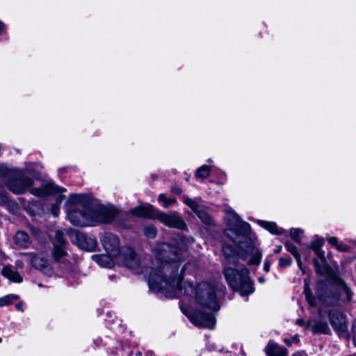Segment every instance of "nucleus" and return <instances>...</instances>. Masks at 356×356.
Returning <instances> with one entry per match:
<instances>
[{
  "label": "nucleus",
  "instance_id": "obj_7",
  "mask_svg": "<svg viewBox=\"0 0 356 356\" xmlns=\"http://www.w3.org/2000/svg\"><path fill=\"white\" fill-rule=\"evenodd\" d=\"M65 191V188L58 187L53 183H47L42 185L39 188H32L30 190L31 193L37 197L58 195L56 197V203L51 207V213L54 217L58 216L60 204L64 199V196L62 193Z\"/></svg>",
  "mask_w": 356,
  "mask_h": 356
},
{
  "label": "nucleus",
  "instance_id": "obj_5",
  "mask_svg": "<svg viewBox=\"0 0 356 356\" xmlns=\"http://www.w3.org/2000/svg\"><path fill=\"white\" fill-rule=\"evenodd\" d=\"M131 212L134 215L140 217L156 218L160 222L170 227L184 229L186 227L184 221L177 213L174 212L167 214L159 211L150 204L134 208L131 211Z\"/></svg>",
  "mask_w": 356,
  "mask_h": 356
},
{
  "label": "nucleus",
  "instance_id": "obj_29",
  "mask_svg": "<svg viewBox=\"0 0 356 356\" xmlns=\"http://www.w3.org/2000/svg\"><path fill=\"white\" fill-rule=\"evenodd\" d=\"M290 236L297 243H300L303 236V230L299 228H292L289 232Z\"/></svg>",
  "mask_w": 356,
  "mask_h": 356
},
{
  "label": "nucleus",
  "instance_id": "obj_31",
  "mask_svg": "<svg viewBox=\"0 0 356 356\" xmlns=\"http://www.w3.org/2000/svg\"><path fill=\"white\" fill-rule=\"evenodd\" d=\"M158 199L159 201L162 203L163 207L165 208L168 207L170 204L175 202V199L167 198L164 194H160Z\"/></svg>",
  "mask_w": 356,
  "mask_h": 356
},
{
  "label": "nucleus",
  "instance_id": "obj_4",
  "mask_svg": "<svg viewBox=\"0 0 356 356\" xmlns=\"http://www.w3.org/2000/svg\"><path fill=\"white\" fill-rule=\"evenodd\" d=\"M89 216L81 217L80 219L71 216V220L79 225H91L96 226L100 224H107L113 220L118 214V211L112 206H106L99 204H92L89 207Z\"/></svg>",
  "mask_w": 356,
  "mask_h": 356
},
{
  "label": "nucleus",
  "instance_id": "obj_50",
  "mask_svg": "<svg viewBox=\"0 0 356 356\" xmlns=\"http://www.w3.org/2000/svg\"><path fill=\"white\" fill-rule=\"evenodd\" d=\"M1 341V338H0V342Z\"/></svg>",
  "mask_w": 356,
  "mask_h": 356
},
{
  "label": "nucleus",
  "instance_id": "obj_42",
  "mask_svg": "<svg viewBox=\"0 0 356 356\" xmlns=\"http://www.w3.org/2000/svg\"><path fill=\"white\" fill-rule=\"evenodd\" d=\"M172 191L176 194H181L182 191L179 187H173L172 188Z\"/></svg>",
  "mask_w": 356,
  "mask_h": 356
},
{
  "label": "nucleus",
  "instance_id": "obj_39",
  "mask_svg": "<svg viewBox=\"0 0 356 356\" xmlns=\"http://www.w3.org/2000/svg\"><path fill=\"white\" fill-rule=\"evenodd\" d=\"M328 242L330 245H334L336 248L337 247V245H339L338 239L336 237H330L328 239Z\"/></svg>",
  "mask_w": 356,
  "mask_h": 356
},
{
  "label": "nucleus",
  "instance_id": "obj_3",
  "mask_svg": "<svg viewBox=\"0 0 356 356\" xmlns=\"http://www.w3.org/2000/svg\"><path fill=\"white\" fill-rule=\"evenodd\" d=\"M223 275L229 287L242 297L254 293V283L247 268L226 267L223 270Z\"/></svg>",
  "mask_w": 356,
  "mask_h": 356
},
{
  "label": "nucleus",
  "instance_id": "obj_25",
  "mask_svg": "<svg viewBox=\"0 0 356 356\" xmlns=\"http://www.w3.org/2000/svg\"><path fill=\"white\" fill-rule=\"evenodd\" d=\"M198 218L202 220L203 223L207 225H211L213 223V220L203 209L201 207L199 211L196 213Z\"/></svg>",
  "mask_w": 356,
  "mask_h": 356
},
{
  "label": "nucleus",
  "instance_id": "obj_9",
  "mask_svg": "<svg viewBox=\"0 0 356 356\" xmlns=\"http://www.w3.org/2000/svg\"><path fill=\"white\" fill-rule=\"evenodd\" d=\"M118 263L122 264L127 268L132 270H138L141 264L139 257L129 247L120 248Z\"/></svg>",
  "mask_w": 356,
  "mask_h": 356
},
{
  "label": "nucleus",
  "instance_id": "obj_41",
  "mask_svg": "<svg viewBox=\"0 0 356 356\" xmlns=\"http://www.w3.org/2000/svg\"><path fill=\"white\" fill-rule=\"evenodd\" d=\"M15 266L17 268H23L24 267V263H23V261L20 260V259H18L15 261Z\"/></svg>",
  "mask_w": 356,
  "mask_h": 356
},
{
  "label": "nucleus",
  "instance_id": "obj_30",
  "mask_svg": "<svg viewBox=\"0 0 356 356\" xmlns=\"http://www.w3.org/2000/svg\"><path fill=\"white\" fill-rule=\"evenodd\" d=\"M184 202L195 213L199 211V209L202 207L198 203L193 199H191L188 197H183Z\"/></svg>",
  "mask_w": 356,
  "mask_h": 356
},
{
  "label": "nucleus",
  "instance_id": "obj_19",
  "mask_svg": "<svg viewBox=\"0 0 356 356\" xmlns=\"http://www.w3.org/2000/svg\"><path fill=\"white\" fill-rule=\"evenodd\" d=\"M312 327V330L314 334H327L328 326L327 323L323 321H309L307 327Z\"/></svg>",
  "mask_w": 356,
  "mask_h": 356
},
{
  "label": "nucleus",
  "instance_id": "obj_37",
  "mask_svg": "<svg viewBox=\"0 0 356 356\" xmlns=\"http://www.w3.org/2000/svg\"><path fill=\"white\" fill-rule=\"evenodd\" d=\"M324 286H325L324 282H318L317 283V286H316V287H317V290H318V291H319L320 289H323V288L324 287ZM318 298H319V300H323V298H322V296H321V293H319V291H318Z\"/></svg>",
  "mask_w": 356,
  "mask_h": 356
},
{
  "label": "nucleus",
  "instance_id": "obj_20",
  "mask_svg": "<svg viewBox=\"0 0 356 356\" xmlns=\"http://www.w3.org/2000/svg\"><path fill=\"white\" fill-rule=\"evenodd\" d=\"M266 354L268 356H286V349L280 347L276 343H268L266 348Z\"/></svg>",
  "mask_w": 356,
  "mask_h": 356
},
{
  "label": "nucleus",
  "instance_id": "obj_8",
  "mask_svg": "<svg viewBox=\"0 0 356 356\" xmlns=\"http://www.w3.org/2000/svg\"><path fill=\"white\" fill-rule=\"evenodd\" d=\"M69 235L72 241L81 249L93 251L97 245V242L95 237L86 235L77 230H71L69 232Z\"/></svg>",
  "mask_w": 356,
  "mask_h": 356
},
{
  "label": "nucleus",
  "instance_id": "obj_1",
  "mask_svg": "<svg viewBox=\"0 0 356 356\" xmlns=\"http://www.w3.org/2000/svg\"><path fill=\"white\" fill-rule=\"evenodd\" d=\"M159 261V268L148 276L149 288L155 292H162L168 298L181 299L180 308L190 321L197 327L212 330L216 325L213 313L220 309L218 293H224L225 286L212 280L201 282L194 286L191 282H182L183 273L192 264L188 263L179 270L177 264L182 250L166 243H159L154 248Z\"/></svg>",
  "mask_w": 356,
  "mask_h": 356
},
{
  "label": "nucleus",
  "instance_id": "obj_48",
  "mask_svg": "<svg viewBox=\"0 0 356 356\" xmlns=\"http://www.w3.org/2000/svg\"><path fill=\"white\" fill-rule=\"evenodd\" d=\"M350 335H349V334L346 335V339L347 340H348L350 339Z\"/></svg>",
  "mask_w": 356,
  "mask_h": 356
},
{
  "label": "nucleus",
  "instance_id": "obj_28",
  "mask_svg": "<svg viewBox=\"0 0 356 356\" xmlns=\"http://www.w3.org/2000/svg\"><path fill=\"white\" fill-rule=\"evenodd\" d=\"M336 282L340 286V288L343 290V291L346 293L347 300H350L352 292L350 289L348 288L346 282L341 278L337 277L336 279Z\"/></svg>",
  "mask_w": 356,
  "mask_h": 356
},
{
  "label": "nucleus",
  "instance_id": "obj_18",
  "mask_svg": "<svg viewBox=\"0 0 356 356\" xmlns=\"http://www.w3.org/2000/svg\"><path fill=\"white\" fill-rule=\"evenodd\" d=\"M257 222L260 226L268 230L273 234L281 235L284 233V230L282 228L279 227L274 222L259 220Z\"/></svg>",
  "mask_w": 356,
  "mask_h": 356
},
{
  "label": "nucleus",
  "instance_id": "obj_26",
  "mask_svg": "<svg viewBox=\"0 0 356 356\" xmlns=\"http://www.w3.org/2000/svg\"><path fill=\"white\" fill-rule=\"evenodd\" d=\"M305 285H304V293L305 295V298L307 299V301L308 303L312 306H315L316 302V298L312 296V291L309 289V282L307 280H305Z\"/></svg>",
  "mask_w": 356,
  "mask_h": 356
},
{
  "label": "nucleus",
  "instance_id": "obj_10",
  "mask_svg": "<svg viewBox=\"0 0 356 356\" xmlns=\"http://www.w3.org/2000/svg\"><path fill=\"white\" fill-rule=\"evenodd\" d=\"M323 244V238L316 236L309 245V248L314 251L315 254L323 263V265L321 266L317 259L314 260L316 271L321 274H325L327 272V266L325 264V252L322 250Z\"/></svg>",
  "mask_w": 356,
  "mask_h": 356
},
{
  "label": "nucleus",
  "instance_id": "obj_46",
  "mask_svg": "<svg viewBox=\"0 0 356 356\" xmlns=\"http://www.w3.org/2000/svg\"><path fill=\"white\" fill-rule=\"evenodd\" d=\"M152 355H153V352L152 351H148L147 353V356Z\"/></svg>",
  "mask_w": 356,
  "mask_h": 356
},
{
  "label": "nucleus",
  "instance_id": "obj_6",
  "mask_svg": "<svg viewBox=\"0 0 356 356\" xmlns=\"http://www.w3.org/2000/svg\"><path fill=\"white\" fill-rule=\"evenodd\" d=\"M0 175L8 177V188L15 194H22L27 191L33 184V179L26 176L22 172L11 170L0 165Z\"/></svg>",
  "mask_w": 356,
  "mask_h": 356
},
{
  "label": "nucleus",
  "instance_id": "obj_21",
  "mask_svg": "<svg viewBox=\"0 0 356 356\" xmlns=\"http://www.w3.org/2000/svg\"><path fill=\"white\" fill-rule=\"evenodd\" d=\"M74 216V218L76 219H80L82 216L83 217H87L89 216V211H87V209H71L67 211V218L70 222L73 224L74 225L80 226V227H85V226H91V225H79L78 223H75L72 221L71 220V216Z\"/></svg>",
  "mask_w": 356,
  "mask_h": 356
},
{
  "label": "nucleus",
  "instance_id": "obj_15",
  "mask_svg": "<svg viewBox=\"0 0 356 356\" xmlns=\"http://www.w3.org/2000/svg\"><path fill=\"white\" fill-rule=\"evenodd\" d=\"M330 323L335 332H345L347 329L344 315L337 311H333L330 314Z\"/></svg>",
  "mask_w": 356,
  "mask_h": 356
},
{
  "label": "nucleus",
  "instance_id": "obj_33",
  "mask_svg": "<svg viewBox=\"0 0 356 356\" xmlns=\"http://www.w3.org/2000/svg\"><path fill=\"white\" fill-rule=\"evenodd\" d=\"M292 263V260L290 258L280 257L279 260V266L282 268L289 266Z\"/></svg>",
  "mask_w": 356,
  "mask_h": 356
},
{
  "label": "nucleus",
  "instance_id": "obj_47",
  "mask_svg": "<svg viewBox=\"0 0 356 356\" xmlns=\"http://www.w3.org/2000/svg\"><path fill=\"white\" fill-rule=\"evenodd\" d=\"M141 355H142V353L140 351L136 353V356H141Z\"/></svg>",
  "mask_w": 356,
  "mask_h": 356
},
{
  "label": "nucleus",
  "instance_id": "obj_12",
  "mask_svg": "<svg viewBox=\"0 0 356 356\" xmlns=\"http://www.w3.org/2000/svg\"><path fill=\"white\" fill-rule=\"evenodd\" d=\"M90 196L86 194H72L70 195L66 205L67 211L71 209H87L91 206Z\"/></svg>",
  "mask_w": 356,
  "mask_h": 356
},
{
  "label": "nucleus",
  "instance_id": "obj_44",
  "mask_svg": "<svg viewBox=\"0 0 356 356\" xmlns=\"http://www.w3.org/2000/svg\"><path fill=\"white\" fill-rule=\"evenodd\" d=\"M266 280L264 277H259L258 279V282L260 283V284H264Z\"/></svg>",
  "mask_w": 356,
  "mask_h": 356
},
{
  "label": "nucleus",
  "instance_id": "obj_34",
  "mask_svg": "<svg viewBox=\"0 0 356 356\" xmlns=\"http://www.w3.org/2000/svg\"><path fill=\"white\" fill-rule=\"evenodd\" d=\"M284 341L286 346H291L292 343H298L299 342V339L297 335H294L291 339H284Z\"/></svg>",
  "mask_w": 356,
  "mask_h": 356
},
{
  "label": "nucleus",
  "instance_id": "obj_11",
  "mask_svg": "<svg viewBox=\"0 0 356 356\" xmlns=\"http://www.w3.org/2000/svg\"><path fill=\"white\" fill-rule=\"evenodd\" d=\"M22 255L24 260L29 262L35 268L40 270L48 276L53 275L52 268L48 261L43 257L35 255L33 253H23Z\"/></svg>",
  "mask_w": 356,
  "mask_h": 356
},
{
  "label": "nucleus",
  "instance_id": "obj_36",
  "mask_svg": "<svg viewBox=\"0 0 356 356\" xmlns=\"http://www.w3.org/2000/svg\"><path fill=\"white\" fill-rule=\"evenodd\" d=\"M337 249L341 252H348L350 247L346 244L340 243L337 245Z\"/></svg>",
  "mask_w": 356,
  "mask_h": 356
},
{
  "label": "nucleus",
  "instance_id": "obj_14",
  "mask_svg": "<svg viewBox=\"0 0 356 356\" xmlns=\"http://www.w3.org/2000/svg\"><path fill=\"white\" fill-rule=\"evenodd\" d=\"M66 241L63 238V232L60 230H58L56 232L55 234L53 257L55 260L59 261L66 256Z\"/></svg>",
  "mask_w": 356,
  "mask_h": 356
},
{
  "label": "nucleus",
  "instance_id": "obj_49",
  "mask_svg": "<svg viewBox=\"0 0 356 356\" xmlns=\"http://www.w3.org/2000/svg\"><path fill=\"white\" fill-rule=\"evenodd\" d=\"M280 251V248L277 249V250H275V252H276V253H277V252H279Z\"/></svg>",
  "mask_w": 356,
  "mask_h": 356
},
{
  "label": "nucleus",
  "instance_id": "obj_32",
  "mask_svg": "<svg viewBox=\"0 0 356 356\" xmlns=\"http://www.w3.org/2000/svg\"><path fill=\"white\" fill-rule=\"evenodd\" d=\"M143 232H144V234L147 238H154L156 236V232L155 227L152 225L146 226L144 228Z\"/></svg>",
  "mask_w": 356,
  "mask_h": 356
},
{
  "label": "nucleus",
  "instance_id": "obj_27",
  "mask_svg": "<svg viewBox=\"0 0 356 356\" xmlns=\"http://www.w3.org/2000/svg\"><path fill=\"white\" fill-rule=\"evenodd\" d=\"M209 172L210 167L203 165L196 170L195 177L197 179H204L209 175Z\"/></svg>",
  "mask_w": 356,
  "mask_h": 356
},
{
  "label": "nucleus",
  "instance_id": "obj_45",
  "mask_svg": "<svg viewBox=\"0 0 356 356\" xmlns=\"http://www.w3.org/2000/svg\"><path fill=\"white\" fill-rule=\"evenodd\" d=\"M353 341L355 346H356V335H353Z\"/></svg>",
  "mask_w": 356,
  "mask_h": 356
},
{
  "label": "nucleus",
  "instance_id": "obj_35",
  "mask_svg": "<svg viewBox=\"0 0 356 356\" xmlns=\"http://www.w3.org/2000/svg\"><path fill=\"white\" fill-rule=\"evenodd\" d=\"M7 196L2 187L0 186V204H5L7 202Z\"/></svg>",
  "mask_w": 356,
  "mask_h": 356
},
{
  "label": "nucleus",
  "instance_id": "obj_17",
  "mask_svg": "<svg viewBox=\"0 0 356 356\" xmlns=\"http://www.w3.org/2000/svg\"><path fill=\"white\" fill-rule=\"evenodd\" d=\"M1 274L13 282L21 283L23 281L22 277L17 271H15L11 266H3L1 270Z\"/></svg>",
  "mask_w": 356,
  "mask_h": 356
},
{
  "label": "nucleus",
  "instance_id": "obj_38",
  "mask_svg": "<svg viewBox=\"0 0 356 356\" xmlns=\"http://www.w3.org/2000/svg\"><path fill=\"white\" fill-rule=\"evenodd\" d=\"M24 302L21 300V301L17 302V304L15 305V308L17 311L23 312H24Z\"/></svg>",
  "mask_w": 356,
  "mask_h": 356
},
{
  "label": "nucleus",
  "instance_id": "obj_22",
  "mask_svg": "<svg viewBox=\"0 0 356 356\" xmlns=\"http://www.w3.org/2000/svg\"><path fill=\"white\" fill-rule=\"evenodd\" d=\"M15 243L23 248H26L30 244L29 236L24 232H17L14 238Z\"/></svg>",
  "mask_w": 356,
  "mask_h": 356
},
{
  "label": "nucleus",
  "instance_id": "obj_40",
  "mask_svg": "<svg viewBox=\"0 0 356 356\" xmlns=\"http://www.w3.org/2000/svg\"><path fill=\"white\" fill-rule=\"evenodd\" d=\"M270 267V261L266 259L264 264V269L265 271L268 272Z\"/></svg>",
  "mask_w": 356,
  "mask_h": 356
},
{
  "label": "nucleus",
  "instance_id": "obj_23",
  "mask_svg": "<svg viewBox=\"0 0 356 356\" xmlns=\"http://www.w3.org/2000/svg\"><path fill=\"white\" fill-rule=\"evenodd\" d=\"M285 248L290 253H291L294 256V257L296 258V259L297 261L299 268H300L301 270H303L302 267L300 255L296 245L293 243H292L291 242L287 241L285 243Z\"/></svg>",
  "mask_w": 356,
  "mask_h": 356
},
{
  "label": "nucleus",
  "instance_id": "obj_13",
  "mask_svg": "<svg viewBox=\"0 0 356 356\" xmlns=\"http://www.w3.org/2000/svg\"><path fill=\"white\" fill-rule=\"evenodd\" d=\"M102 243L107 253L118 258L120 249L119 248V239L116 236L107 234L103 236Z\"/></svg>",
  "mask_w": 356,
  "mask_h": 356
},
{
  "label": "nucleus",
  "instance_id": "obj_2",
  "mask_svg": "<svg viewBox=\"0 0 356 356\" xmlns=\"http://www.w3.org/2000/svg\"><path fill=\"white\" fill-rule=\"evenodd\" d=\"M226 220L227 228L224 234L232 243H225L222 245V252L227 261L235 264L242 259L248 264H259L262 254L249 237L250 225L232 211H229Z\"/></svg>",
  "mask_w": 356,
  "mask_h": 356
},
{
  "label": "nucleus",
  "instance_id": "obj_16",
  "mask_svg": "<svg viewBox=\"0 0 356 356\" xmlns=\"http://www.w3.org/2000/svg\"><path fill=\"white\" fill-rule=\"evenodd\" d=\"M92 258L100 266L105 268H112L115 263H118V258L107 252L102 254H94Z\"/></svg>",
  "mask_w": 356,
  "mask_h": 356
},
{
  "label": "nucleus",
  "instance_id": "obj_24",
  "mask_svg": "<svg viewBox=\"0 0 356 356\" xmlns=\"http://www.w3.org/2000/svg\"><path fill=\"white\" fill-rule=\"evenodd\" d=\"M19 296L17 294L10 293L4 296L0 297V307L8 306L13 302L17 301Z\"/></svg>",
  "mask_w": 356,
  "mask_h": 356
},
{
  "label": "nucleus",
  "instance_id": "obj_43",
  "mask_svg": "<svg viewBox=\"0 0 356 356\" xmlns=\"http://www.w3.org/2000/svg\"><path fill=\"white\" fill-rule=\"evenodd\" d=\"M296 324L300 326H303L305 324V322L303 320L299 318L296 321Z\"/></svg>",
  "mask_w": 356,
  "mask_h": 356
}]
</instances>
